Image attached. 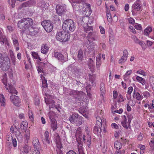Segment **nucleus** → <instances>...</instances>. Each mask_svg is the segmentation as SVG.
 <instances>
[{
  "mask_svg": "<svg viewBox=\"0 0 154 154\" xmlns=\"http://www.w3.org/2000/svg\"><path fill=\"white\" fill-rule=\"evenodd\" d=\"M29 32L31 34H33L35 32V30L34 28L32 26H30V27L28 29Z\"/></svg>",
  "mask_w": 154,
  "mask_h": 154,
  "instance_id": "nucleus-56",
  "label": "nucleus"
},
{
  "mask_svg": "<svg viewBox=\"0 0 154 154\" xmlns=\"http://www.w3.org/2000/svg\"><path fill=\"white\" fill-rule=\"evenodd\" d=\"M76 27V24L71 19H66L63 22L62 28L63 30L69 33L75 30Z\"/></svg>",
  "mask_w": 154,
  "mask_h": 154,
  "instance_id": "nucleus-2",
  "label": "nucleus"
},
{
  "mask_svg": "<svg viewBox=\"0 0 154 154\" xmlns=\"http://www.w3.org/2000/svg\"><path fill=\"white\" fill-rule=\"evenodd\" d=\"M7 42V39L5 36L3 35V33L0 30V42L4 44L6 43Z\"/></svg>",
  "mask_w": 154,
  "mask_h": 154,
  "instance_id": "nucleus-27",
  "label": "nucleus"
},
{
  "mask_svg": "<svg viewBox=\"0 0 154 154\" xmlns=\"http://www.w3.org/2000/svg\"><path fill=\"white\" fill-rule=\"evenodd\" d=\"M11 59L13 64L14 65H15L16 64L15 57L13 53H12V54H11Z\"/></svg>",
  "mask_w": 154,
  "mask_h": 154,
  "instance_id": "nucleus-45",
  "label": "nucleus"
},
{
  "mask_svg": "<svg viewBox=\"0 0 154 154\" xmlns=\"http://www.w3.org/2000/svg\"><path fill=\"white\" fill-rule=\"evenodd\" d=\"M96 119L97 121V125H101V126H102V120L100 117L99 116H97L96 118Z\"/></svg>",
  "mask_w": 154,
  "mask_h": 154,
  "instance_id": "nucleus-44",
  "label": "nucleus"
},
{
  "mask_svg": "<svg viewBox=\"0 0 154 154\" xmlns=\"http://www.w3.org/2000/svg\"><path fill=\"white\" fill-rule=\"evenodd\" d=\"M88 62V66L91 71L92 72H94L95 66L94 65L93 60L91 59H90Z\"/></svg>",
  "mask_w": 154,
  "mask_h": 154,
  "instance_id": "nucleus-26",
  "label": "nucleus"
},
{
  "mask_svg": "<svg viewBox=\"0 0 154 154\" xmlns=\"http://www.w3.org/2000/svg\"><path fill=\"white\" fill-rule=\"evenodd\" d=\"M88 42L90 43V41L97 40L99 38V36L95 32H90L87 35Z\"/></svg>",
  "mask_w": 154,
  "mask_h": 154,
  "instance_id": "nucleus-10",
  "label": "nucleus"
},
{
  "mask_svg": "<svg viewBox=\"0 0 154 154\" xmlns=\"http://www.w3.org/2000/svg\"><path fill=\"white\" fill-rule=\"evenodd\" d=\"M56 38L61 42H64L68 41L70 38L69 33L66 32H58L56 35Z\"/></svg>",
  "mask_w": 154,
  "mask_h": 154,
  "instance_id": "nucleus-4",
  "label": "nucleus"
},
{
  "mask_svg": "<svg viewBox=\"0 0 154 154\" xmlns=\"http://www.w3.org/2000/svg\"><path fill=\"white\" fill-rule=\"evenodd\" d=\"M84 31L86 32H91V31H92L93 30V28L92 26H87L86 27L84 28Z\"/></svg>",
  "mask_w": 154,
  "mask_h": 154,
  "instance_id": "nucleus-43",
  "label": "nucleus"
},
{
  "mask_svg": "<svg viewBox=\"0 0 154 154\" xmlns=\"http://www.w3.org/2000/svg\"><path fill=\"white\" fill-rule=\"evenodd\" d=\"M48 3L46 2L45 1H42L40 6L43 8V10H45L47 9L48 7Z\"/></svg>",
  "mask_w": 154,
  "mask_h": 154,
  "instance_id": "nucleus-39",
  "label": "nucleus"
},
{
  "mask_svg": "<svg viewBox=\"0 0 154 154\" xmlns=\"http://www.w3.org/2000/svg\"><path fill=\"white\" fill-rule=\"evenodd\" d=\"M11 135H8L7 136L6 140L7 141V143H8L9 145H11L12 143V141L13 139V137L11 135V134H10Z\"/></svg>",
  "mask_w": 154,
  "mask_h": 154,
  "instance_id": "nucleus-35",
  "label": "nucleus"
},
{
  "mask_svg": "<svg viewBox=\"0 0 154 154\" xmlns=\"http://www.w3.org/2000/svg\"><path fill=\"white\" fill-rule=\"evenodd\" d=\"M25 133V140L24 142V143L26 144H28V140L30 138V132L29 130H26L24 131Z\"/></svg>",
  "mask_w": 154,
  "mask_h": 154,
  "instance_id": "nucleus-24",
  "label": "nucleus"
},
{
  "mask_svg": "<svg viewBox=\"0 0 154 154\" xmlns=\"http://www.w3.org/2000/svg\"><path fill=\"white\" fill-rule=\"evenodd\" d=\"M44 140L48 144L50 143L51 140L49 136V133L48 131H46L44 133Z\"/></svg>",
  "mask_w": 154,
  "mask_h": 154,
  "instance_id": "nucleus-28",
  "label": "nucleus"
},
{
  "mask_svg": "<svg viewBox=\"0 0 154 154\" xmlns=\"http://www.w3.org/2000/svg\"><path fill=\"white\" fill-rule=\"evenodd\" d=\"M49 47L46 44L42 45L41 48V52L43 54H47L49 50Z\"/></svg>",
  "mask_w": 154,
  "mask_h": 154,
  "instance_id": "nucleus-19",
  "label": "nucleus"
},
{
  "mask_svg": "<svg viewBox=\"0 0 154 154\" xmlns=\"http://www.w3.org/2000/svg\"><path fill=\"white\" fill-rule=\"evenodd\" d=\"M141 2L137 0L132 6V12L133 15L135 14L136 11H139L141 8Z\"/></svg>",
  "mask_w": 154,
  "mask_h": 154,
  "instance_id": "nucleus-9",
  "label": "nucleus"
},
{
  "mask_svg": "<svg viewBox=\"0 0 154 154\" xmlns=\"http://www.w3.org/2000/svg\"><path fill=\"white\" fill-rule=\"evenodd\" d=\"M137 73L142 75L144 76L146 75V73L142 69H139L137 71Z\"/></svg>",
  "mask_w": 154,
  "mask_h": 154,
  "instance_id": "nucleus-51",
  "label": "nucleus"
},
{
  "mask_svg": "<svg viewBox=\"0 0 154 154\" xmlns=\"http://www.w3.org/2000/svg\"><path fill=\"white\" fill-rule=\"evenodd\" d=\"M5 57L1 53H0V68L4 70L3 69L4 67V60Z\"/></svg>",
  "mask_w": 154,
  "mask_h": 154,
  "instance_id": "nucleus-31",
  "label": "nucleus"
},
{
  "mask_svg": "<svg viewBox=\"0 0 154 154\" xmlns=\"http://www.w3.org/2000/svg\"><path fill=\"white\" fill-rule=\"evenodd\" d=\"M123 112V109L122 108L120 109L119 110L117 109L115 110L114 111V113L116 112L119 114H121Z\"/></svg>",
  "mask_w": 154,
  "mask_h": 154,
  "instance_id": "nucleus-59",
  "label": "nucleus"
},
{
  "mask_svg": "<svg viewBox=\"0 0 154 154\" xmlns=\"http://www.w3.org/2000/svg\"><path fill=\"white\" fill-rule=\"evenodd\" d=\"M12 143L11 144V145H12V144H13V146L14 147H16L17 145V141L16 138H14L13 140L12 141Z\"/></svg>",
  "mask_w": 154,
  "mask_h": 154,
  "instance_id": "nucleus-53",
  "label": "nucleus"
},
{
  "mask_svg": "<svg viewBox=\"0 0 154 154\" xmlns=\"http://www.w3.org/2000/svg\"><path fill=\"white\" fill-rule=\"evenodd\" d=\"M55 58L57 59L63 63L66 61L68 60V56L66 55L65 56L63 55L61 53L56 52H54V54Z\"/></svg>",
  "mask_w": 154,
  "mask_h": 154,
  "instance_id": "nucleus-8",
  "label": "nucleus"
},
{
  "mask_svg": "<svg viewBox=\"0 0 154 154\" xmlns=\"http://www.w3.org/2000/svg\"><path fill=\"white\" fill-rule=\"evenodd\" d=\"M124 119L121 122V124H122V125L126 129H128V127L129 126L127 125V119L126 118V117L125 116H123Z\"/></svg>",
  "mask_w": 154,
  "mask_h": 154,
  "instance_id": "nucleus-33",
  "label": "nucleus"
},
{
  "mask_svg": "<svg viewBox=\"0 0 154 154\" xmlns=\"http://www.w3.org/2000/svg\"><path fill=\"white\" fill-rule=\"evenodd\" d=\"M128 22L131 24H133L134 23V20L133 18L130 17L128 19Z\"/></svg>",
  "mask_w": 154,
  "mask_h": 154,
  "instance_id": "nucleus-58",
  "label": "nucleus"
},
{
  "mask_svg": "<svg viewBox=\"0 0 154 154\" xmlns=\"http://www.w3.org/2000/svg\"><path fill=\"white\" fill-rule=\"evenodd\" d=\"M138 44L141 46L143 50H145L146 48L145 44L143 41H140Z\"/></svg>",
  "mask_w": 154,
  "mask_h": 154,
  "instance_id": "nucleus-49",
  "label": "nucleus"
},
{
  "mask_svg": "<svg viewBox=\"0 0 154 154\" xmlns=\"http://www.w3.org/2000/svg\"><path fill=\"white\" fill-rule=\"evenodd\" d=\"M123 53V55L119 61V63L121 64L125 62L126 61L127 58L128 57V52L127 50H124Z\"/></svg>",
  "mask_w": 154,
  "mask_h": 154,
  "instance_id": "nucleus-15",
  "label": "nucleus"
},
{
  "mask_svg": "<svg viewBox=\"0 0 154 154\" xmlns=\"http://www.w3.org/2000/svg\"><path fill=\"white\" fill-rule=\"evenodd\" d=\"M41 25L47 32H50L53 29V25L49 20H47L42 21Z\"/></svg>",
  "mask_w": 154,
  "mask_h": 154,
  "instance_id": "nucleus-7",
  "label": "nucleus"
},
{
  "mask_svg": "<svg viewBox=\"0 0 154 154\" xmlns=\"http://www.w3.org/2000/svg\"><path fill=\"white\" fill-rule=\"evenodd\" d=\"M133 90V87L132 86L129 87L128 88L127 94L131 96V94L132 93Z\"/></svg>",
  "mask_w": 154,
  "mask_h": 154,
  "instance_id": "nucleus-50",
  "label": "nucleus"
},
{
  "mask_svg": "<svg viewBox=\"0 0 154 154\" xmlns=\"http://www.w3.org/2000/svg\"><path fill=\"white\" fill-rule=\"evenodd\" d=\"M72 71L74 72L75 74L78 77H80L83 74V72L82 69L76 67L73 68Z\"/></svg>",
  "mask_w": 154,
  "mask_h": 154,
  "instance_id": "nucleus-16",
  "label": "nucleus"
},
{
  "mask_svg": "<svg viewBox=\"0 0 154 154\" xmlns=\"http://www.w3.org/2000/svg\"><path fill=\"white\" fill-rule=\"evenodd\" d=\"M86 47L88 49V52L91 53L94 50V43L92 44L89 43L88 44H87Z\"/></svg>",
  "mask_w": 154,
  "mask_h": 154,
  "instance_id": "nucleus-30",
  "label": "nucleus"
},
{
  "mask_svg": "<svg viewBox=\"0 0 154 154\" xmlns=\"http://www.w3.org/2000/svg\"><path fill=\"white\" fill-rule=\"evenodd\" d=\"M47 81L46 80H45L42 81V86L44 88L47 87Z\"/></svg>",
  "mask_w": 154,
  "mask_h": 154,
  "instance_id": "nucleus-57",
  "label": "nucleus"
},
{
  "mask_svg": "<svg viewBox=\"0 0 154 154\" xmlns=\"http://www.w3.org/2000/svg\"><path fill=\"white\" fill-rule=\"evenodd\" d=\"M56 13L59 16H61L63 14L66 10L65 7L60 5H57L56 8Z\"/></svg>",
  "mask_w": 154,
  "mask_h": 154,
  "instance_id": "nucleus-13",
  "label": "nucleus"
},
{
  "mask_svg": "<svg viewBox=\"0 0 154 154\" xmlns=\"http://www.w3.org/2000/svg\"><path fill=\"white\" fill-rule=\"evenodd\" d=\"M78 59L79 61H82L84 60L85 57L83 54V51L82 50H79L78 53L77 55Z\"/></svg>",
  "mask_w": 154,
  "mask_h": 154,
  "instance_id": "nucleus-23",
  "label": "nucleus"
},
{
  "mask_svg": "<svg viewBox=\"0 0 154 154\" xmlns=\"http://www.w3.org/2000/svg\"><path fill=\"white\" fill-rule=\"evenodd\" d=\"M83 92L81 91L72 90L69 93V95L72 96L75 99L76 101H81L83 100Z\"/></svg>",
  "mask_w": 154,
  "mask_h": 154,
  "instance_id": "nucleus-5",
  "label": "nucleus"
},
{
  "mask_svg": "<svg viewBox=\"0 0 154 154\" xmlns=\"http://www.w3.org/2000/svg\"><path fill=\"white\" fill-rule=\"evenodd\" d=\"M114 146L115 148L117 149H120L121 148L122 145L121 143L118 141H116L115 142L114 144Z\"/></svg>",
  "mask_w": 154,
  "mask_h": 154,
  "instance_id": "nucleus-38",
  "label": "nucleus"
},
{
  "mask_svg": "<svg viewBox=\"0 0 154 154\" xmlns=\"http://www.w3.org/2000/svg\"><path fill=\"white\" fill-rule=\"evenodd\" d=\"M82 134V130L80 128H78L76 130L75 133V136L76 138H80V136Z\"/></svg>",
  "mask_w": 154,
  "mask_h": 154,
  "instance_id": "nucleus-40",
  "label": "nucleus"
},
{
  "mask_svg": "<svg viewBox=\"0 0 154 154\" xmlns=\"http://www.w3.org/2000/svg\"><path fill=\"white\" fill-rule=\"evenodd\" d=\"M83 117L79 116L76 113H72L69 118L70 122L72 123H76V125L79 126L82 123Z\"/></svg>",
  "mask_w": 154,
  "mask_h": 154,
  "instance_id": "nucleus-3",
  "label": "nucleus"
},
{
  "mask_svg": "<svg viewBox=\"0 0 154 154\" xmlns=\"http://www.w3.org/2000/svg\"><path fill=\"white\" fill-rule=\"evenodd\" d=\"M12 39L13 40V43L14 45L15 46H17L18 45V43L17 39L13 38H12Z\"/></svg>",
  "mask_w": 154,
  "mask_h": 154,
  "instance_id": "nucleus-55",
  "label": "nucleus"
},
{
  "mask_svg": "<svg viewBox=\"0 0 154 154\" xmlns=\"http://www.w3.org/2000/svg\"><path fill=\"white\" fill-rule=\"evenodd\" d=\"M0 102L2 103L1 105L4 106V104L5 102V100L4 95L2 94H0Z\"/></svg>",
  "mask_w": 154,
  "mask_h": 154,
  "instance_id": "nucleus-41",
  "label": "nucleus"
},
{
  "mask_svg": "<svg viewBox=\"0 0 154 154\" xmlns=\"http://www.w3.org/2000/svg\"><path fill=\"white\" fill-rule=\"evenodd\" d=\"M16 135V137H17V139H18V137L21 138L22 137V136L21 134V132L19 131H18V132L17 133Z\"/></svg>",
  "mask_w": 154,
  "mask_h": 154,
  "instance_id": "nucleus-61",
  "label": "nucleus"
},
{
  "mask_svg": "<svg viewBox=\"0 0 154 154\" xmlns=\"http://www.w3.org/2000/svg\"><path fill=\"white\" fill-rule=\"evenodd\" d=\"M45 102L49 106V109L51 108H54L55 106L54 101L53 100L50 99L46 98L45 97Z\"/></svg>",
  "mask_w": 154,
  "mask_h": 154,
  "instance_id": "nucleus-18",
  "label": "nucleus"
},
{
  "mask_svg": "<svg viewBox=\"0 0 154 154\" xmlns=\"http://www.w3.org/2000/svg\"><path fill=\"white\" fill-rule=\"evenodd\" d=\"M35 3V1L33 0H30L23 3L22 4V7L23 8L30 7L33 5Z\"/></svg>",
  "mask_w": 154,
  "mask_h": 154,
  "instance_id": "nucleus-20",
  "label": "nucleus"
},
{
  "mask_svg": "<svg viewBox=\"0 0 154 154\" xmlns=\"http://www.w3.org/2000/svg\"><path fill=\"white\" fill-rule=\"evenodd\" d=\"M32 144L34 146V151H32L33 154H40L39 148L40 146V143L38 139L36 137L33 138Z\"/></svg>",
  "mask_w": 154,
  "mask_h": 154,
  "instance_id": "nucleus-6",
  "label": "nucleus"
},
{
  "mask_svg": "<svg viewBox=\"0 0 154 154\" xmlns=\"http://www.w3.org/2000/svg\"><path fill=\"white\" fill-rule=\"evenodd\" d=\"M50 118L51 119V128L53 131H54L57 129V122L54 119L52 118L51 119L50 117Z\"/></svg>",
  "mask_w": 154,
  "mask_h": 154,
  "instance_id": "nucleus-21",
  "label": "nucleus"
},
{
  "mask_svg": "<svg viewBox=\"0 0 154 154\" xmlns=\"http://www.w3.org/2000/svg\"><path fill=\"white\" fill-rule=\"evenodd\" d=\"M101 125H96L94 127L93 130L94 132L98 135L101 132H102V129L101 128Z\"/></svg>",
  "mask_w": 154,
  "mask_h": 154,
  "instance_id": "nucleus-22",
  "label": "nucleus"
},
{
  "mask_svg": "<svg viewBox=\"0 0 154 154\" xmlns=\"http://www.w3.org/2000/svg\"><path fill=\"white\" fill-rule=\"evenodd\" d=\"M101 63L102 62L101 60V57L100 55H99V56H98L97 57L96 60V66L98 70L100 69V68Z\"/></svg>",
  "mask_w": 154,
  "mask_h": 154,
  "instance_id": "nucleus-25",
  "label": "nucleus"
},
{
  "mask_svg": "<svg viewBox=\"0 0 154 154\" xmlns=\"http://www.w3.org/2000/svg\"><path fill=\"white\" fill-rule=\"evenodd\" d=\"M83 138V141L84 143H86V144L89 148L91 147V136H89L88 137H86L85 135H83V136H82Z\"/></svg>",
  "mask_w": 154,
  "mask_h": 154,
  "instance_id": "nucleus-17",
  "label": "nucleus"
},
{
  "mask_svg": "<svg viewBox=\"0 0 154 154\" xmlns=\"http://www.w3.org/2000/svg\"><path fill=\"white\" fill-rule=\"evenodd\" d=\"M134 26L136 29L138 30H140L142 29L141 25L139 24L136 23Z\"/></svg>",
  "mask_w": 154,
  "mask_h": 154,
  "instance_id": "nucleus-52",
  "label": "nucleus"
},
{
  "mask_svg": "<svg viewBox=\"0 0 154 154\" xmlns=\"http://www.w3.org/2000/svg\"><path fill=\"white\" fill-rule=\"evenodd\" d=\"M28 126V123L27 122L23 121L21 124L20 126V128L21 129H23L24 131H26V130H28L27 129V127Z\"/></svg>",
  "mask_w": 154,
  "mask_h": 154,
  "instance_id": "nucleus-32",
  "label": "nucleus"
},
{
  "mask_svg": "<svg viewBox=\"0 0 154 154\" xmlns=\"http://www.w3.org/2000/svg\"><path fill=\"white\" fill-rule=\"evenodd\" d=\"M142 94L143 96L146 98H147L148 97L150 96V94L147 91H146L143 92Z\"/></svg>",
  "mask_w": 154,
  "mask_h": 154,
  "instance_id": "nucleus-48",
  "label": "nucleus"
},
{
  "mask_svg": "<svg viewBox=\"0 0 154 154\" xmlns=\"http://www.w3.org/2000/svg\"><path fill=\"white\" fill-rule=\"evenodd\" d=\"M24 145L21 149L20 154H27L31 151V147L28 146V144L24 143Z\"/></svg>",
  "mask_w": 154,
  "mask_h": 154,
  "instance_id": "nucleus-14",
  "label": "nucleus"
},
{
  "mask_svg": "<svg viewBox=\"0 0 154 154\" xmlns=\"http://www.w3.org/2000/svg\"><path fill=\"white\" fill-rule=\"evenodd\" d=\"M53 20L55 21V22H56L59 21L60 19L58 16L56 15L54 17Z\"/></svg>",
  "mask_w": 154,
  "mask_h": 154,
  "instance_id": "nucleus-60",
  "label": "nucleus"
},
{
  "mask_svg": "<svg viewBox=\"0 0 154 154\" xmlns=\"http://www.w3.org/2000/svg\"><path fill=\"white\" fill-rule=\"evenodd\" d=\"M10 99L16 106H20L19 104L21 102V100L18 96L12 95L10 97Z\"/></svg>",
  "mask_w": 154,
  "mask_h": 154,
  "instance_id": "nucleus-12",
  "label": "nucleus"
},
{
  "mask_svg": "<svg viewBox=\"0 0 154 154\" xmlns=\"http://www.w3.org/2000/svg\"><path fill=\"white\" fill-rule=\"evenodd\" d=\"M32 20L30 18H24L20 20L17 23L18 27L23 30L29 29L33 25Z\"/></svg>",
  "mask_w": 154,
  "mask_h": 154,
  "instance_id": "nucleus-1",
  "label": "nucleus"
},
{
  "mask_svg": "<svg viewBox=\"0 0 154 154\" xmlns=\"http://www.w3.org/2000/svg\"><path fill=\"white\" fill-rule=\"evenodd\" d=\"M133 97L134 98H135L137 100H139L141 99V96L140 94L138 92H136L134 89L133 93Z\"/></svg>",
  "mask_w": 154,
  "mask_h": 154,
  "instance_id": "nucleus-29",
  "label": "nucleus"
},
{
  "mask_svg": "<svg viewBox=\"0 0 154 154\" xmlns=\"http://www.w3.org/2000/svg\"><path fill=\"white\" fill-rule=\"evenodd\" d=\"M132 72L131 70L128 71L124 75V79L126 81L127 80V76L131 74Z\"/></svg>",
  "mask_w": 154,
  "mask_h": 154,
  "instance_id": "nucleus-46",
  "label": "nucleus"
},
{
  "mask_svg": "<svg viewBox=\"0 0 154 154\" xmlns=\"http://www.w3.org/2000/svg\"><path fill=\"white\" fill-rule=\"evenodd\" d=\"M100 90L101 93V95H103V94H104L106 90L105 88L104 84L103 83H101L100 85Z\"/></svg>",
  "mask_w": 154,
  "mask_h": 154,
  "instance_id": "nucleus-34",
  "label": "nucleus"
},
{
  "mask_svg": "<svg viewBox=\"0 0 154 154\" xmlns=\"http://www.w3.org/2000/svg\"><path fill=\"white\" fill-rule=\"evenodd\" d=\"M32 57L36 59H37L38 57V55L37 53L35 52H32Z\"/></svg>",
  "mask_w": 154,
  "mask_h": 154,
  "instance_id": "nucleus-54",
  "label": "nucleus"
},
{
  "mask_svg": "<svg viewBox=\"0 0 154 154\" xmlns=\"http://www.w3.org/2000/svg\"><path fill=\"white\" fill-rule=\"evenodd\" d=\"M29 116L31 121H32L33 120V114L31 111H29L28 112Z\"/></svg>",
  "mask_w": 154,
  "mask_h": 154,
  "instance_id": "nucleus-47",
  "label": "nucleus"
},
{
  "mask_svg": "<svg viewBox=\"0 0 154 154\" xmlns=\"http://www.w3.org/2000/svg\"><path fill=\"white\" fill-rule=\"evenodd\" d=\"M152 31V28L151 27H148L145 29L144 31V34L146 35H149V32Z\"/></svg>",
  "mask_w": 154,
  "mask_h": 154,
  "instance_id": "nucleus-42",
  "label": "nucleus"
},
{
  "mask_svg": "<svg viewBox=\"0 0 154 154\" xmlns=\"http://www.w3.org/2000/svg\"><path fill=\"white\" fill-rule=\"evenodd\" d=\"M66 154H76V153L73 150H70L67 152Z\"/></svg>",
  "mask_w": 154,
  "mask_h": 154,
  "instance_id": "nucleus-64",
  "label": "nucleus"
},
{
  "mask_svg": "<svg viewBox=\"0 0 154 154\" xmlns=\"http://www.w3.org/2000/svg\"><path fill=\"white\" fill-rule=\"evenodd\" d=\"M43 68L41 67L40 66H39L38 67L37 70L38 73L40 72H43L42 70Z\"/></svg>",
  "mask_w": 154,
  "mask_h": 154,
  "instance_id": "nucleus-62",
  "label": "nucleus"
},
{
  "mask_svg": "<svg viewBox=\"0 0 154 154\" xmlns=\"http://www.w3.org/2000/svg\"><path fill=\"white\" fill-rule=\"evenodd\" d=\"M113 98L114 99H116L117 97L118 96V93L117 91H113Z\"/></svg>",
  "mask_w": 154,
  "mask_h": 154,
  "instance_id": "nucleus-63",
  "label": "nucleus"
},
{
  "mask_svg": "<svg viewBox=\"0 0 154 154\" xmlns=\"http://www.w3.org/2000/svg\"><path fill=\"white\" fill-rule=\"evenodd\" d=\"M2 82L5 85V87L6 88L7 90H8V89L10 90V91H9L10 93H14L16 94H17L18 93L17 92L13 87L12 85H11L9 84L8 88L7 87V80L6 78H3L2 80Z\"/></svg>",
  "mask_w": 154,
  "mask_h": 154,
  "instance_id": "nucleus-11",
  "label": "nucleus"
},
{
  "mask_svg": "<svg viewBox=\"0 0 154 154\" xmlns=\"http://www.w3.org/2000/svg\"><path fill=\"white\" fill-rule=\"evenodd\" d=\"M137 80L141 83L143 85H144L145 83V79L139 76H137L136 77Z\"/></svg>",
  "mask_w": 154,
  "mask_h": 154,
  "instance_id": "nucleus-37",
  "label": "nucleus"
},
{
  "mask_svg": "<svg viewBox=\"0 0 154 154\" xmlns=\"http://www.w3.org/2000/svg\"><path fill=\"white\" fill-rule=\"evenodd\" d=\"M89 79L90 82H91V84L94 83L95 80L96 76L95 75H91L90 74L88 75Z\"/></svg>",
  "mask_w": 154,
  "mask_h": 154,
  "instance_id": "nucleus-36",
  "label": "nucleus"
}]
</instances>
